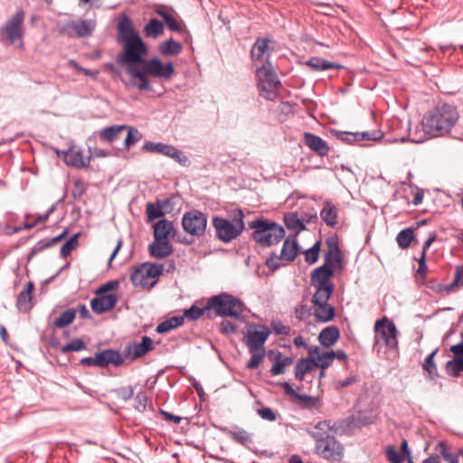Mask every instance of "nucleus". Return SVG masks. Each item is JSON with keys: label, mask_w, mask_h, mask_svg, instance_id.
Returning a JSON list of instances; mask_svg holds the SVG:
<instances>
[{"label": "nucleus", "mask_w": 463, "mask_h": 463, "mask_svg": "<svg viewBox=\"0 0 463 463\" xmlns=\"http://www.w3.org/2000/svg\"><path fill=\"white\" fill-rule=\"evenodd\" d=\"M299 245L296 238L288 237L283 243L280 258L287 261H293L298 254Z\"/></svg>", "instance_id": "33"}, {"label": "nucleus", "mask_w": 463, "mask_h": 463, "mask_svg": "<svg viewBox=\"0 0 463 463\" xmlns=\"http://www.w3.org/2000/svg\"><path fill=\"white\" fill-rule=\"evenodd\" d=\"M164 32V24L157 19H151L144 27V33L147 37L156 38Z\"/></svg>", "instance_id": "40"}, {"label": "nucleus", "mask_w": 463, "mask_h": 463, "mask_svg": "<svg viewBox=\"0 0 463 463\" xmlns=\"http://www.w3.org/2000/svg\"><path fill=\"white\" fill-rule=\"evenodd\" d=\"M258 414L266 420L275 421L277 420L276 412L269 407H263L257 411Z\"/></svg>", "instance_id": "60"}, {"label": "nucleus", "mask_w": 463, "mask_h": 463, "mask_svg": "<svg viewBox=\"0 0 463 463\" xmlns=\"http://www.w3.org/2000/svg\"><path fill=\"white\" fill-rule=\"evenodd\" d=\"M222 431L232 440L244 447H248L253 441L252 434L239 426H234L231 430L225 428Z\"/></svg>", "instance_id": "27"}, {"label": "nucleus", "mask_w": 463, "mask_h": 463, "mask_svg": "<svg viewBox=\"0 0 463 463\" xmlns=\"http://www.w3.org/2000/svg\"><path fill=\"white\" fill-rule=\"evenodd\" d=\"M320 217L327 226L334 228L338 223V208L332 202L326 201Z\"/></svg>", "instance_id": "29"}, {"label": "nucleus", "mask_w": 463, "mask_h": 463, "mask_svg": "<svg viewBox=\"0 0 463 463\" xmlns=\"http://www.w3.org/2000/svg\"><path fill=\"white\" fill-rule=\"evenodd\" d=\"M261 330H248L245 344L250 354V359L246 364L249 370L257 369L265 358L264 345L270 335V330L261 326Z\"/></svg>", "instance_id": "6"}, {"label": "nucleus", "mask_w": 463, "mask_h": 463, "mask_svg": "<svg viewBox=\"0 0 463 463\" xmlns=\"http://www.w3.org/2000/svg\"><path fill=\"white\" fill-rule=\"evenodd\" d=\"M117 31V41L122 46V52L117 56V62L126 68L129 76L130 69L140 68L143 65L148 49L139 33L135 31L132 21L127 14L119 18Z\"/></svg>", "instance_id": "1"}, {"label": "nucleus", "mask_w": 463, "mask_h": 463, "mask_svg": "<svg viewBox=\"0 0 463 463\" xmlns=\"http://www.w3.org/2000/svg\"><path fill=\"white\" fill-rule=\"evenodd\" d=\"M143 149L146 151L155 152L157 154H161L171 157L180 164H185L188 159L185 156L182 154L176 147L172 145H167L164 143H154L151 141H147L143 146Z\"/></svg>", "instance_id": "17"}, {"label": "nucleus", "mask_w": 463, "mask_h": 463, "mask_svg": "<svg viewBox=\"0 0 463 463\" xmlns=\"http://www.w3.org/2000/svg\"><path fill=\"white\" fill-rule=\"evenodd\" d=\"M154 349L152 339L145 335L141 338L140 343L128 345L125 348V354H132V359H136L145 355L146 353Z\"/></svg>", "instance_id": "26"}, {"label": "nucleus", "mask_w": 463, "mask_h": 463, "mask_svg": "<svg viewBox=\"0 0 463 463\" xmlns=\"http://www.w3.org/2000/svg\"><path fill=\"white\" fill-rule=\"evenodd\" d=\"M256 78L260 95L268 100H274L279 96L281 82L269 59L256 69Z\"/></svg>", "instance_id": "7"}, {"label": "nucleus", "mask_w": 463, "mask_h": 463, "mask_svg": "<svg viewBox=\"0 0 463 463\" xmlns=\"http://www.w3.org/2000/svg\"><path fill=\"white\" fill-rule=\"evenodd\" d=\"M165 211L164 206L159 202V199L156 203H148L146 204V215L149 221H153L165 216Z\"/></svg>", "instance_id": "42"}, {"label": "nucleus", "mask_w": 463, "mask_h": 463, "mask_svg": "<svg viewBox=\"0 0 463 463\" xmlns=\"http://www.w3.org/2000/svg\"><path fill=\"white\" fill-rule=\"evenodd\" d=\"M439 449L440 455L442 456L445 461H447L448 463H458V457L454 456L452 453L449 451L447 444L445 442L440 441L439 443Z\"/></svg>", "instance_id": "56"}, {"label": "nucleus", "mask_w": 463, "mask_h": 463, "mask_svg": "<svg viewBox=\"0 0 463 463\" xmlns=\"http://www.w3.org/2000/svg\"><path fill=\"white\" fill-rule=\"evenodd\" d=\"M164 24L170 31L184 34L186 36V40L191 38L189 31L184 29L182 24L175 18V16L171 15L165 22H164Z\"/></svg>", "instance_id": "48"}, {"label": "nucleus", "mask_w": 463, "mask_h": 463, "mask_svg": "<svg viewBox=\"0 0 463 463\" xmlns=\"http://www.w3.org/2000/svg\"><path fill=\"white\" fill-rule=\"evenodd\" d=\"M236 329V325L227 319H223L220 324V332L223 335L233 334Z\"/></svg>", "instance_id": "62"}, {"label": "nucleus", "mask_w": 463, "mask_h": 463, "mask_svg": "<svg viewBox=\"0 0 463 463\" xmlns=\"http://www.w3.org/2000/svg\"><path fill=\"white\" fill-rule=\"evenodd\" d=\"M279 260H282L280 256H278L275 252L271 253L270 256L266 260V266L271 270H277L281 264L279 263Z\"/></svg>", "instance_id": "63"}, {"label": "nucleus", "mask_w": 463, "mask_h": 463, "mask_svg": "<svg viewBox=\"0 0 463 463\" xmlns=\"http://www.w3.org/2000/svg\"><path fill=\"white\" fill-rule=\"evenodd\" d=\"M334 275L332 269H326V266H320L312 270L310 274L311 285L316 288L314 295L332 296L335 285L331 281Z\"/></svg>", "instance_id": "13"}, {"label": "nucleus", "mask_w": 463, "mask_h": 463, "mask_svg": "<svg viewBox=\"0 0 463 463\" xmlns=\"http://www.w3.org/2000/svg\"><path fill=\"white\" fill-rule=\"evenodd\" d=\"M80 233L73 234L61 248V256L67 258L71 251L78 246V238Z\"/></svg>", "instance_id": "49"}, {"label": "nucleus", "mask_w": 463, "mask_h": 463, "mask_svg": "<svg viewBox=\"0 0 463 463\" xmlns=\"http://www.w3.org/2000/svg\"><path fill=\"white\" fill-rule=\"evenodd\" d=\"M414 239V230L411 227L402 230L396 236L397 244L402 250L408 249Z\"/></svg>", "instance_id": "39"}, {"label": "nucleus", "mask_w": 463, "mask_h": 463, "mask_svg": "<svg viewBox=\"0 0 463 463\" xmlns=\"http://www.w3.org/2000/svg\"><path fill=\"white\" fill-rule=\"evenodd\" d=\"M439 349L436 348L432 351L424 360L422 364V368L424 371L428 372L430 374H437V366L434 362V358Z\"/></svg>", "instance_id": "51"}, {"label": "nucleus", "mask_w": 463, "mask_h": 463, "mask_svg": "<svg viewBox=\"0 0 463 463\" xmlns=\"http://www.w3.org/2000/svg\"><path fill=\"white\" fill-rule=\"evenodd\" d=\"M206 308L213 312L216 317H230L240 318L243 310V303L229 293H221L210 298Z\"/></svg>", "instance_id": "8"}, {"label": "nucleus", "mask_w": 463, "mask_h": 463, "mask_svg": "<svg viewBox=\"0 0 463 463\" xmlns=\"http://www.w3.org/2000/svg\"><path fill=\"white\" fill-rule=\"evenodd\" d=\"M304 143L321 157L327 156L330 151L328 144L322 137L313 133L306 132L304 134Z\"/></svg>", "instance_id": "22"}, {"label": "nucleus", "mask_w": 463, "mask_h": 463, "mask_svg": "<svg viewBox=\"0 0 463 463\" xmlns=\"http://www.w3.org/2000/svg\"><path fill=\"white\" fill-rule=\"evenodd\" d=\"M213 225L216 237L223 242H230L241 235L245 228L243 212L241 209L235 210L232 221L215 216L213 219Z\"/></svg>", "instance_id": "9"}, {"label": "nucleus", "mask_w": 463, "mask_h": 463, "mask_svg": "<svg viewBox=\"0 0 463 463\" xmlns=\"http://www.w3.org/2000/svg\"><path fill=\"white\" fill-rule=\"evenodd\" d=\"M117 395L123 401H128L134 394V390L131 386L120 387L115 391Z\"/></svg>", "instance_id": "64"}, {"label": "nucleus", "mask_w": 463, "mask_h": 463, "mask_svg": "<svg viewBox=\"0 0 463 463\" xmlns=\"http://www.w3.org/2000/svg\"><path fill=\"white\" fill-rule=\"evenodd\" d=\"M315 367L313 359H298L295 366V377L298 381H303L305 374Z\"/></svg>", "instance_id": "38"}, {"label": "nucleus", "mask_w": 463, "mask_h": 463, "mask_svg": "<svg viewBox=\"0 0 463 463\" xmlns=\"http://www.w3.org/2000/svg\"><path fill=\"white\" fill-rule=\"evenodd\" d=\"M374 331L375 343L383 341L389 349L398 346V330L395 324L386 317L375 322Z\"/></svg>", "instance_id": "12"}, {"label": "nucleus", "mask_w": 463, "mask_h": 463, "mask_svg": "<svg viewBox=\"0 0 463 463\" xmlns=\"http://www.w3.org/2000/svg\"><path fill=\"white\" fill-rule=\"evenodd\" d=\"M331 296L313 295L311 302L314 307L315 317L318 322H328L334 319L335 315V307L328 304Z\"/></svg>", "instance_id": "15"}, {"label": "nucleus", "mask_w": 463, "mask_h": 463, "mask_svg": "<svg viewBox=\"0 0 463 463\" xmlns=\"http://www.w3.org/2000/svg\"><path fill=\"white\" fill-rule=\"evenodd\" d=\"M306 65L314 71H323L327 70H340L344 66L337 62H332L320 57H311L306 61Z\"/></svg>", "instance_id": "31"}, {"label": "nucleus", "mask_w": 463, "mask_h": 463, "mask_svg": "<svg viewBox=\"0 0 463 463\" xmlns=\"http://www.w3.org/2000/svg\"><path fill=\"white\" fill-rule=\"evenodd\" d=\"M339 336V329L335 326H326L320 332L318 335V340L321 345L325 347H330L337 342Z\"/></svg>", "instance_id": "32"}, {"label": "nucleus", "mask_w": 463, "mask_h": 463, "mask_svg": "<svg viewBox=\"0 0 463 463\" xmlns=\"http://www.w3.org/2000/svg\"><path fill=\"white\" fill-rule=\"evenodd\" d=\"M51 247L52 245L49 239L41 240L32 248L31 256L36 255Z\"/></svg>", "instance_id": "61"}, {"label": "nucleus", "mask_w": 463, "mask_h": 463, "mask_svg": "<svg viewBox=\"0 0 463 463\" xmlns=\"http://www.w3.org/2000/svg\"><path fill=\"white\" fill-rule=\"evenodd\" d=\"M86 349L87 345L85 342L80 338H75L67 345H63L61 351L62 354H67L69 352H78Z\"/></svg>", "instance_id": "47"}, {"label": "nucleus", "mask_w": 463, "mask_h": 463, "mask_svg": "<svg viewBox=\"0 0 463 463\" xmlns=\"http://www.w3.org/2000/svg\"><path fill=\"white\" fill-rule=\"evenodd\" d=\"M34 289V283L29 281L25 284L23 290L18 294L16 299V307L20 312L27 313L33 307V291Z\"/></svg>", "instance_id": "24"}, {"label": "nucleus", "mask_w": 463, "mask_h": 463, "mask_svg": "<svg viewBox=\"0 0 463 463\" xmlns=\"http://www.w3.org/2000/svg\"><path fill=\"white\" fill-rule=\"evenodd\" d=\"M283 219L286 227L288 230L296 232L297 233L306 229V225L303 221L299 219L298 213H287L284 214Z\"/></svg>", "instance_id": "37"}, {"label": "nucleus", "mask_w": 463, "mask_h": 463, "mask_svg": "<svg viewBox=\"0 0 463 463\" xmlns=\"http://www.w3.org/2000/svg\"><path fill=\"white\" fill-rule=\"evenodd\" d=\"M183 45L181 43L170 38L158 45V51L163 56H175L181 53Z\"/></svg>", "instance_id": "34"}, {"label": "nucleus", "mask_w": 463, "mask_h": 463, "mask_svg": "<svg viewBox=\"0 0 463 463\" xmlns=\"http://www.w3.org/2000/svg\"><path fill=\"white\" fill-rule=\"evenodd\" d=\"M159 202L166 213H172L180 205L181 198L179 195H172L168 198L159 199Z\"/></svg>", "instance_id": "44"}, {"label": "nucleus", "mask_w": 463, "mask_h": 463, "mask_svg": "<svg viewBox=\"0 0 463 463\" xmlns=\"http://www.w3.org/2000/svg\"><path fill=\"white\" fill-rule=\"evenodd\" d=\"M94 29L95 24L90 20L70 21L63 27L68 35L78 38L91 35Z\"/></svg>", "instance_id": "18"}, {"label": "nucleus", "mask_w": 463, "mask_h": 463, "mask_svg": "<svg viewBox=\"0 0 463 463\" xmlns=\"http://www.w3.org/2000/svg\"><path fill=\"white\" fill-rule=\"evenodd\" d=\"M99 367H108L109 365L119 366L124 363L121 354L114 349H105L97 353Z\"/></svg>", "instance_id": "25"}, {"label": "nucleus", "mask_w": 463, "mask_h": 463, "mask_svg": "<svg viewBox=\"0 0 463 463\" xmlns=\"http://www.w3.org/2000/svg\"><path fill=\"white\" fill-rule=\"evenodd\" d=\"M24 18L25 13L20 9L9 17L0 28V35L3 42H7L16 49L24 50Z\"/></svg>", "instance_id": "10"}, {"label": "nucleus", "mask_w": 463, "mask_h": 463, "mask_svg": "<svg viewBox=\"0 0 463 463\" xmlns=\"http://www.w3.org/2000/svg\"><path fill=\"white\" fill-rule=\"evenodd\" d=\"M327 252L324 255V264L326 269H332L335 272L336 269H341V251L337 241L334 238H327L326 241Z\"/></svg>", "instance_id": "19"}, {"label": "nucleus", "mask_w": 463, "mask_h": 463, "mask_svg": "<svg viewBox=\"0 0 463 463\" xmlns=\"http://www.w3.org/2000/svg\"><path fill=\"white\" fill-rule=\"evenodd\" d=\"M86 193L85 184L80 179L73 180V189L71 191V195L75 200L80 199L83 194Z\"/></svg>", "instance_id": "57"}, {"label": "nucleus", "mask_w": 463, "mask_h": 463, "mask_svg": "<svg viewBox=\"0 0 463 463\" xmlns=\"http://www.w3.org/2000/svg\"><path fill=\"white\" fill-rule=\"evenodd\" d=\"M62 155L64 156L65 163L68 165H71L77 169L87 168L90 165V157H85L82 150L80 149L71 147L62 151Z\"/></svg>", "instance_id": "23"}, {"label": "nucleus", "mask_w": 463, "mask_h": 463, "mask_svg": "<svg viewBox=\"0 0 463 463\" xmlns=\"http://www.w3.org/2000/svg\"><path fill=\"white\" fill-rule=\"evenodd\" d=\"M330 133L338 140L348 145L356 144L364 140L374 141L382 138L380 131L349 132L332 129Z\"/></svg>", "instance_id": "16"}, {"label": "nucleus", "mask_w": 463, "mask_h": 463, "mask_svg": "<svg viewBox=\"0 0 463 463\" xmlns=\"http://www.w3.org/2000/svg\"><path fill=\"white\" fill-rule=\"evenodd\" d=\"M269 40L263 37H258L250 49V58L252 61L261 60L268 51Z\"/></svg>", "instance_id": "36"}, {"label": "nucleus", "mask_w": 463, "mask_h": 463, "mask_svg": "<svg viewBox=\"0 0 463 463\" xmlns=\"http://www.w3.org/2000/svg\"><path fill=\"white\" fill-rule=\"evenodd\" d=\"M253 240L262 248L278 244L285 236L284 228L273 221L256 219L249 223Z\"/></svg>", "instance_id": "5"}, {"label": "nucleus", "mask_w": 463, "mask_h": 463, "mask_svg": "<svg viewBox=\"0 0 463 463\" xmlns=\"http://www.w3.org/2000/svg\"><path fill=\"white\" fill-rule=\"evenodd\" d=\"M205 312L210 313V308H206V305L203 307H199L196 305H193L190 308L184 310L185 318L194 321L202 317Z\"/></svg>", "instance_id": "45"}, {"label": "nucleus", "mask_w": 463, "mask_h": 463, "mask_svg": "<svg viewBox=\"0 0 463 463\" xmlns=\"http://www.w3.org/2000/svg\"><path fill=\"white\" fill-rule=\"evenodd\" d=\"M445 370L449 376L458 377L463 372V361L461 359L449 360L445 364Z\"/></svg>", "instance_id": "43"}, {"label": "nucleus", "mask_w": 463, "mask_h": 463, "mask_svg": "<svg viewBox=\"0 0 463 463\" xmlns=\"http://www.w3.org/2000/svg\"><path fill=\"white\" fill-rule=\"evenodd\" d=\"M458 119L455 106L439 101L423 117L421 125L423 131L432 137H443L448 134Z\"/></svg>", "instance_id": "4"}, {"label": "nucleus", "mask_w": 463, "mask_h": 463, "mask_svg": "<svg viewBox=\"0 0 463 463\" xmlns=\"http://www.w3.org/2000/svg\"><path fill=\"white\" fill-rule=\"evenodd\" d=\"M97 296L90 300V307L96 314H103L112 309L117 302L118 296L115 294H96Z\"/></svg>", "instance_id": "20"}, {"label": "nucleus", "mask_w": 463, "mask_h": 463, "mask_svg": "<svg viewBox=\"0 0 463 463\" xmlns=\"http://www.w3.org/2000/svg\"><path fill=\"white\" fill-rule=\"evenodd\" d=\"M163 271V264L143 263L133 269L130 280L135 287L151 288L156 284V279Z\"/></svg>", "instance_id": "11"}, {"label": "nucleus", "mask_w": 463, "mask_h": 463, "mask_svg": "<svg viewBox=\"0 0 463 463\" xmlns=\"http://www.w3.org/2000/svg\"><path fill=\"white\" fill-rule=\"evenodd\" d=\"M334 354L330 351L323 352V354L317 357V359H313L315 361V367H319L323 370L328 368L334 362Z\"/></svg>", "instance_id": "50"}, {"label": "nucleus", "mask_w": 463, "mask_h": 463, "mask_svg": "<svg viewBox=\"0 0 463 463\" xmlns=\"http://www.w3.org/2000/svg\"><path fill=\"white\" fill-rule=\"evenodd\" d=\"M387 459L391 463H403V458L400 453H398L392 446H387L385 449Z\"/></svg>", "instance_id": "59"}, {"label": "nucleus", "mask_w": 463, "mask_h": 463, "mask_svg": "<svg viewBox=\"0 0 463 463\" xmlns=\"http://www.w3.org/2000/svg\"><path fill=\"white\" fill-rule=\"evenodd\" d=\"M175 73L173 62L164 63L158 57H152L144 61L140 68L129 71L130 86L145 91H152L153 88L149 77L169 80Z\"/></svg>", "instance_id": "3"}, {"label": "nucleus", "mask_w": 463, "mask_h": 463, "mask_svg": "<svg viewBox=\"0 0 463 463\" xmlns=\"http://www.w3.org/2000/svg\"><path fill=\"white\" fill-rule=\"evenodd\" d=\"M77 314V310L74 308H68L63 311L60 317L54 321L53 325L57 328H62L69 326L73 322Z\"/></svg>", "instance_id": "41"}, {"label": "nucleus", "mask_w": 463, "mask_h": 463, "mask_svg": "<svg viewBox=\"0 0 463 463\" xmlns=\"http://www.w3.org/2000/svg\"><path fill=\"white\" fill-rule=\"evenodd\" d=\"M147 402H148V397H147L146 392H138L135 397L134 408L137 411L143 412L146 409Z\"/></svg>", "instance_id": "55"}, {"label": "nucleus", "mask_w": 463, "mask_h": 463, "mask_svg": "<svg viewBox=\"0 0 463 463\" xmlns=\"http://www.w3.org/2000/svg\"><path fill=\"white\" fill-rule=\"evenodd\" d=\"M268 355L273 363L269 370L272 376L284 374L287 367L293 364V358L283 355L279 351L270 350Z\"/></svg>", "instance_id": "21"}, {"label": "nucleus", "mask_w": 463, "mask_h": 463, "mask_svg": "<svg viewBox=\"0 0 463 463\" xmlns=\"http://www.w3.org/2000/svg\"><path fill=\"white\" fill-rule=\"evenodd\" d=\"M149 253L156 259H164L170 256L173 252V247L168 241L155 240L148 247Z\"/></svg>", "instance_id": "28"}, {"label": "nucleus", "mask_w": 463, "mask_h": 463, "mask_svg": "<svg viewBox=\"0 0 463 463\" xmlns=\"http://www.w3.org/2000/svg\"><path fill=\"white\" fill-rule=\"evenodd\" d=\"M271 327L273 332L277 335H288L290 332V327L288 326H285L280 320H272L271 322Z\"/></svg>", "instance_id": "58"}, {"label": "nucleus", "mask_w": 463, "mask_h": 463, "mask_svg": "<svg viewBox=\"0 0 463 463\" xmlns=\"http://www.w3.org/2000/svg\"><path fill=\"white\" fill-rule=\"evenodd\" d=\"M321 241H317L314 245L305 251V260L308 264L316 263L319 259Z\"/></svg>", "instance_id": "46"}, {"label": "nucleus", "mask_w": 463, "mask_h": 463, "mask_svg": "<svg viewBox=\"0 0 463 463\" xmlns=\"http://www.w3.org/2000/svg\"><path fill=\"white\" fill-rule=\"evenodd\" d=\"M298 401V405L303 409H312L316 407L317 403V399L313 396H309L307 394H299L295 398Z\"/></svg>", "instance_id": "53"}, {"label": "nucleus", "mask_w": 463, "mask_h": 463, "mask_svg": "<svg viewBox=\"0 0 463 463\" xmlns=\"http://www.w3.org/2000/svg\"><path fill=\"white\" fill-rule=\"evenodd\" d=\"M128 126H110L101 129L99 132V137L100 141L113 142L119 137L120 133L126 130Z\"/></svg>", "instance_id": "35"}, {"label": "nucleus", "mask_w": 463, "mask_h": 463, "mask_svg": "<svg viewBox=\"0 0 463 463\" xmlns=\"http://www.w3.org/2000/svg\"><path fill=\"white\" fill-rule=\"evenodd\" d=\"M127 129H128V131L124 140V145L126 147H129L130 146L138 142L141 139L142 135L137 128L133 127L128 128Z\"/></svg>", "instance_id": "54"}, {"label": "nucleus", "mask_w": 463, "mask_h": 463, "mask_svg": "<svg viewBox=\"0 0 463 463\" xmlns=\"http://www.w3.org/2000/svg\"><path fill=\"white\" fill-rule=\"evenodd\" d=\"M182 226L186 233L198 238L202 237L206 230L207 217L198 210L189 211L183 215Z\"/></svg>", "instance_id": "14"}, {"label": "nucleus", "mask_w": 463, "mask_h": 463, "mask_svg": "<svg viewBox=\"0 0 463 463\" xmlns=\"http://www.w3.org/2000/svg\"><path fill=\"white\" fill-rule=\"evenodd\" d=\"M463 286V268L458 266L455 270L454 278L447 287L446 289L448 291L454 290L455 288H458Z\"/></svg>", "instance_id": "52"}, {"label": "nucleus", "mask_w": 463, "mask_h": 463, "mask_svg": "<svg viewBox=\"0 0 463 463\" xmlns=\"http://www.w3.org/2000/svg\"><path fill=\"white\" fill-rule=\"evenodd\" d=\"M175 230L172 222L168 220H160L154 225L155 240L168 241L170 236L174 237Z\"/></svg>", "instance_id": "30"}, {"label": "nucleus", "mask_w": 463, "mask_h": 463, "mask_svg": "<svg viewBox=\"0 0 463 463\" xmlns=\"http://www.w3.org/2000/svg\"><path fill=\"white\" fill-rule=\"evenodd\" d=\"M337 428L331 420H321L307 429L315 440V453L329 462H339L344 457V446L335 438Z\"/></svg>", "instance_id": "2"}]
</instances>
